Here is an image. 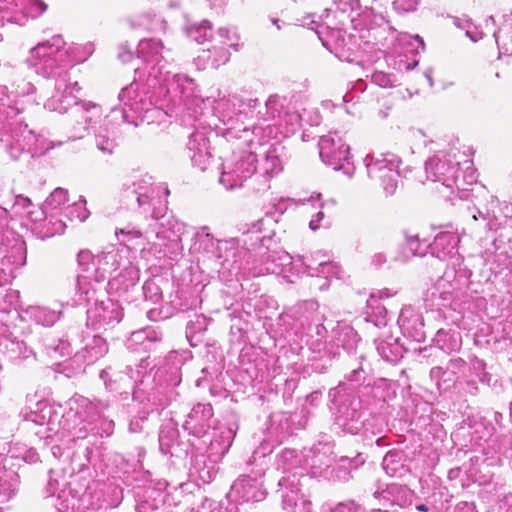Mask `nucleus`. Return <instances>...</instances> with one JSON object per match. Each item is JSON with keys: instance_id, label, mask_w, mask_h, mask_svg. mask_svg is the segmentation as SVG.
Masks as SVG:
<instances>
[{"instance_id": "7ed1b4c3", "label": "nucleus", "mask_w": 512, "mask_h": 512, "mask_svg": "<svg viewBox=\"0 0 512 512\" xmlns=\"http://www.w3.org/2000/svg\"><path fill=\"white\" fill-rule=\"evenodd\" d=\"M349 154V147L342 142L338 136H323L319 142V155L327 164H338L346 160Z\"/></svg>"}, {"instance_id": "412c9836", "label": "nucleus", "mask_w": 512, "mask_h": 512, "mask_svg": "<svg viewBox=\"0 0 512 512\" xmlns=\"http://www.w3.org/2000/svg\"><path fill=\"white\" fill-rule=\"evenodd\" d=\"M347 506H349V510H352V508H353L354 504H353V503H350L349 505H346V504L341 503V504H339V505L336 507V511H337V512H344V510H343V509H344L345 507H347Z\"/></svg>"}, {"instance_id": "2eb2a0df", "label": "nucleus", "mask_w": 512, "mask_h": 512, "mask_svg": "<svg viewBox=\"0 0 512 512\" xmlns=\"http://www.w3.org/2000/svg\"><path fill=\"white\" fill-rule=\"evenodd\" d=\"M219 36H220L221 38H223V39H224V43H225L226 41H232V40H234V39H237V38H238L236 35L231 36V35H230V30H229V29H227V28H221V29H219Z\"/></svg>"}, {"instance_id": "9b49d317", "label": "nucleus", "mask_w": 512, "mask_h": 512, "mask_svg": "<svg viewBox=\"0 0 512 512\" xmlns=\"http://www.w3.org/2000/svg\"><path fill=\"white\" fill-rule=\"evenodd\" d=\"M96 144L100 151L107 154H112L114 148L113 140L108 139L104 135H98L96 137Z\"/></svg>"}, {"instance_id": "f8f14e48", "label": "nucleus", "mask_w": 512, "mask_h": 512, "mask_svg": "<svg viewBox=\"0 0 512 512\" xmlns=\"http://www.w3.org/2000/svg\"><path fill=\"white\" fill-rule=\"evenodd\" d=\"M220 183L223 184L227 189H233L236 186H241V182L237 183L236 180L233 179V176L230 173L223 172L220 178Z\"/></svg>"}, {"instance_id": "6ab92c4d", "label": "nucleus", "mask_w": 512, "mask_h": 512, "mask_svg": "<svg viewBox=\"0 0 512 512\" xmlns=\"http://www.w3.org/2000/svg\"><path fill=\"white\" fill-rule=\"evenodd\" d=\"M503 502L509 506V512H512V494H507L503 498Z\"/></svg>"}, {"instance_id": "1a4fd4ad", "label": "nucleus", "mask_w": 512, "mask_h": 512, "mask_svg": "<svg viewBox=\"0 0 512 512\" xmlns=\"http://www.w3.org/2000/svg\"><path fill=\"white\" fill-rule=\"evenodd\" d=\"M417 5L418 0H392V7L398 13L414 11Z\"/></svg>"}, {"instance_id": "bb28decb", "label": "nucleus", "mask_w": 512, "mask_h": 512, "mask_svg": "<svg viewBox=\"0 0 512 512\" xmlns=\"http://www.w3.org/2000/svg\"><path fill=\"white\" fill-rule=\"evenodd\" d=\"M373 77H374V79H375L376 81H378V80H381V78L383 77V75H382L381 73H379V74H375Z\"/></svg>"}, {"instance_id": "a878e982", "label": "nucleus", "mask_w": 512, "mask_h": 512, "mask_svg": "<svg viewBox=\"0 0 512 512\" xmlns=\"http://www.w3.org/2000/svg\"><path fill=\"white\" fill-rule=\"evenodd\" d=\"M323 216H324V214L322 212H318L317 215H316L317 221H321Z\"/></svg>"}, {"instance_id": "39448f33", "label": "nucleus", "mask_w": 512, "mask_h": 512, "mask_svg": "<svg viewBox=\"0 0 512 512\" xmlns=\"http://www.w3.org/2000/svg\"><path fill=\"white\" fill-rule=\"evenodd\" d=\"M460 242V238L453 232H441L434 240V249L438 253V257H445L453 253Z\"/></svg>"}, {"instance_id": "c85d7f7f", "label": "nucleus", "mask_w": 512, "mask_h": 512, "mask_svg": "<svg viewBox=\"0 0 512 512\" xmlns=\"http://www.w3.org/2000/svg\"><path fill=\"white\" fill-rule=\"evenodd\" d=\"M426 77H427V79H428V81H429L430 86H432V85H433V80H432L431 76H429L428 74H426Z\"/></svg>"}, {"instance_id": "cd10ccee", "label": "nucleus", "mask_w": 512, "mask_h": 512, "mask_svg": "<svg viewBox=\"0 0 512 512\" xmlns=\"http://www.w3.org/2000/svg\"><path fill=\"white\" fill-rule=\"evenodd\" d=\"M417 508H418L420 511H425V512L427 511V508H426L424 505H419Z\"/></svg>"}, {"instance_id": "f03ea898", "label": "nucleus", "mask_w": 512, "mask_h": 512, "mask_svg": "<svg viewBox=\"0 0 512 512\" xmlns=\"http://www.w3.org/2000/svg\"><path fill=\"white\" fill-rule=\"evenodd\" d=\"M401 235L404 242L393 257L395 262L406 263L415 256H423L425 254L422 250L424 242L420 239L419 233L414 228H403Z\"/></svg>"}, {"instance_id": "423d86ee", "label": "nucleus", "mask_w": 512, "mask_h": 512, "mask_svg": "<svg viewBox=\"0 0 512 512\" xmlns=\"http://www.w3.org/2000/svg\"><path fill=\"white\" fill-rule=\"evenodd\" d=\"M401 163L402 161L397 155L386 153V169L392 172L388 177V182H386V194H394L399 187L401 177L399 166Z\"/></svg>"}, {"instance_id": "a211bd4d", "label": "nucleus", "mask_w": 512, "mask_h": 512, "mask_svg": "<svg viewBox=\"0 0 512 512\" xmlns=\"http://www.w3.org/2000/svg\"><path fill=\"white\" fill-rule=\"evenodd\" d=\"M398 490H400V488L394 484L386 485V494L393 495Z\"/></svg>"}, {"instance_id": "2f4dec72", "label": "nucleus", "mask_w": 512, "mask_h": 512, "mask_svg": "<svg viewBox=\"0 0 512 512\" xmlns=\"http://www.w3.org/2000/svg\"><path fill=\"white\" fill-rule=\"evenodd\" d=\"M389 82H390V79H387V78H386V82H385L386 87L388 86V83H389Z\"/></svg>"}, {"instance_id": "dca6fc26", "label": "nucleus", "mask_w": 512, "mask_h": 512, "mask_svg": "<svg viewBox=\"0 0 512 512\" xmlns=\"http://www.w3.org/2000/svg\"><path fill=\"white\" fill-rule=\"evenodd\" d=\"M31 204H32L31 200L27 197H24L21 195L16 197V205H20L23 208H26V207L30 206Z\"/></svg>"}, {"instance_id": "0eeeda50", "label": "nucleus", "mask_w": 512, "mask_h": 512, "mask_svg": "<svg viewBox=\"0 0 512 512\" xmlns=\"http://www.w3.org/2000/svg\"><path fill=\"white\" fill-rule=\"evenodd\" d=\"M211 24L208 21H203L197 26L187 29L189 37L193 38L196 42L202 43L210 36Z\"/></svg>"}, {"instance_id": "f257e3e1", "label": "nucleus", "mask_w": 512, "mask_h": 512, "mask_svg": "<svg viewBox=\"0 0 512 512\" xmlns=\"http://www.w3.org/2000/svg\"><path fill=\"white\" fill-rule=\"evenodd\" d=\"M396 45L404 51V55H399V60L394 62L395 69L398 71H408L417 65V61H408L407 53L418 54L425 49L423 39L419 35L411 36L407 33H401L396 38Z\"/></svg>"}, {"instance_id": "b1692460", "label": "nucleus", "mask_w": 512, "mask_h": 512, "mask_svg": "<svg viewBox=\"0 0 512 512\" xmlns=\"http://www.w3.org/2000/svg\"><path fill=\"white\" fill-rule=\"evenodd\" d=\"M48 46H50V42L49 41L39 44L37 47H35L33 49V51H37L38 52L42 48H45V47H48Z\"/></svg>"}, {"instance_id": "f3484780", "label": "nucleus", "mask_w": 512, "mask_h": 512, "mask_svg": "<svg viewBox=\"0 0 512 512\" xmlns=\"http://www.w3.org/2000/svg\"><path fill=\"white\" fill-rule=\"evenodd\" d=\"M119 234L133 235L134 237H137V238L141 236L140 232L136 231V230H125V229L116 230V235L118 236Z\"/></svg>"}, {"instance_id": "20e7f679", "label": "nucleus", "mask_w": 512, "mask_h": 512, "mask_svg": "<svg viewBox=\"0 0 512 512\" xmlns=\"http://www.w3.org/2000/svg\"><path fill=\"white\" fill-rule=\"evenodd\" d=\"M427 178L434 182H442L450 186L453 180V167L446 161L435 156L430 158L425 165Z\"/></svg>"}, {"instance_id": "c756f323", "label": "nucleus", "mask_w": 512, "mask_h": 512, "mask_svg": "<svg viewBox=\"0 0 512 512\" xmlns=\"http://www.w3.org/2000/svg\"><path fill=\"white\" fill-rule=\"evenodd\" d=\"M230 46L233 47L235 50L238 49V44L237 43H232Z\"/></svg>"}, {"instance_id": "9d476101", "label": "nucleus", "mask_w": 512, "mask_h": 512, "mask_svg": "<svg viewBox=\"0 0 512 512\" xmlns=\"http://www.w3.org/2000/svg\"><path fill=\"white\" fill-rule=\"evenodd\" d=\"M162 48V45L159 40L151 39V40H144L141 41L139 44V52L145 53V52H151V54H157L159 49Z\"/></svg>"}, {"instance_id": "4468645a", "label": "nucleus", "mask_w": 512, "mask_h": 512, "mask_svg": "<svg viewBox=\"0 0 512 512\" xmlns=\"http://www.w3.org/2000/svg\"><path fill=\"white\" fill-rule=\"evenodd\" d=\"M389 96L392 97L393 101L397 100L398 98L407 99L411 97L410 92L405 88H400L395 92L389 93Z\"/></svg>"}, {"instance_id": "5701e85b", "label": "nucleus", "mask_w": 512, "mask_h": 512, "mask_svg": "<svg viewBox=\"0 0 512 512\" xmlns=\"http://www.w3.org/2000/svg\"><path fill=\"white\" fill-rule=\"evenodd\" d=\"M35 5L41 10V12H44L47 9V5L43 1L37 0Z\"/></svg>"}, {"instance_id": "6e6552de", "label": "nucleus", "mask_w": 512, "mask_h": 512, "mask_svg": "<svg viewBox=\"0 0 512 512\" xmlns=\"http://www.w3.org/2000/svg\"><path fill=\"white\" fill-rule=\"evenodd\" d=\"M68 201V192L63 188H56L46 199L45 205L53 209L60 207Z\"/></svg>"}, {"instance_id": "ddd939ff", "label": "nucleus", "mask_w": 512, "mask_h": 512, "mask_svg": "<svg viewBox=\"0 0 512 512\" xmlns=\"http://www.w3.org/2000/svg\"><path fill=\"white\" fill-rule=\"evenodd\" d=\"M367 169H368V174L371 178H378L380 180L382 179V175H381L382 167L379 165L378 162L368 163Z\"/></svg>"}, {"instance_id": "7c9ffc66", "label": "nucleus", "mask_w": 512, "mask_h": 512, "mask_svg": "<svg viewBox=\"0 0 512 512\" xmlns=\"http://www.w3.org/2000/svg\"><path fill=\"white\" fill-rule=\"evenodd\" d=\"M389 32L394 33V32H395V30H394L392 27H390V28H389Z\"/></svg>"}, {"instance_id": "4be33fe9", "label": "nucleus", "mask_w": 512, "mask_h": 512, "mask_svg": "<svg viewBox=\"0 0 512 512\" xmlns=\"http://www.w3.org/2000/svg\"><path fill=\"white\" fill-rule=\"evenodd\" d=\"M319 222H320V221H317V219H312V220L310 221V223H309V227H310V229H311V230H313V231L317 230V229H318V227H319Z\"/></svg>"}, {"instance_id": "393cba45", "label": "nucleus", "mask_w": 512, "mask_h": 512, "mask_svg": "<svg viewBox=\"0 0 512 512\" xmlns=\"http://www.w3.org/2000/svg\"><path fill=\"white\" fill-rule=\"evenodd\" d=\"M88 255H89L88 252H84V251L80 252L79 255H78L79 261H82Z\"/></svg>"}, {"instance_id": "aec40b11", "label": "nucleus", "mask_w": 512, "mask_h": 512, "mask_svg": "<svg viewBox=\"0 0 512 512\" xmlns=\"http://www.w3.org/2000/svg\"><path fill=\"white\" fill-rule=\"evenodd\" d=\"M466 36L469 37L473 42H476L480 38L478 34H474L470 29L466 30Z\"/></svg>"}, {"instance_id": "473e14b6", "label": "nucleus", "mask_w": 512, "mask_h": 512, "mask_svg": "<svg viewBox=\"0 0 512 512\" xmlns=\"http://www.w3.org/2000/svg\"><path fill=\"white\" fill-rule=\"evenodd\" d=\"M106 257H114V255H111L110 253H107Z\"/></svg>"}]
</instances>
